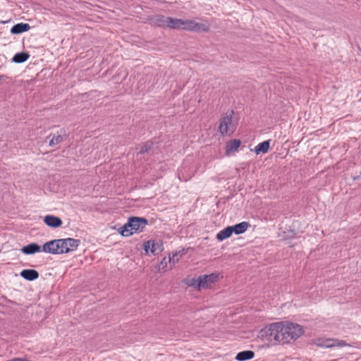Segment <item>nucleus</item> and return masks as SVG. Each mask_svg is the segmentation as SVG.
Wrapping results in <instances>:
<instances>
[{"label":"nucleus","instance_id":"22","mask_svg":"<svg viewBox=\"0 0 361 361\" xmlns=\"http://www.w3.org/2000/svg\"><path fill=\"white\" fill-rule=\"evenodd\" d=\"M185 283L199 290V276L197 278L190 277L187 278L184 281Z\"/></svg>","mask_w":361,"mask_h":361},{"label":"nucleus","instance_id":"6","mask_svg":"<svg viewBox=\"0 0 361 361\" xmlns=\"http://www.w3.org/2000/svg\"><path fill=\"white\" fill-rule=\"evenodd\" d=\"M231 114H226L220 121L219 130L222 135H231L235 130Z\"/></svg>","mask_w":361,"mask_h":361},{"label":"nucleus","instance_id":"10","mask_svg":"<svg viewBox=\"0 0 361 361\" xmlns=\"http://www.w3.org/2000/svg\"><path fill=\"white\" fill-rule=\"evenodd\" d=\"M44 222L48 226L54 228L60 227L63 224L62 220L60 218L53 215L45 216L44 217Z\"/></svg>","mask_w":361,"mask_h":361},{"label":"nucleus","instance_id":"5","mask_svg":"<svg viewBox=\"0 0 361 361\" xmlns=\"http://www.w3.org/2000/svg\"><path fill=\"white\" fill-rule=\"evenodd\" d=\"M210 25L208 23H199L193 20L180 19V29L192 32H208Z\"/></svg>","mask_w":361,"mask_h":361},{"label":"nucleus","instance_id":"19","mask_svg":"<svg viewBox=\"0 0 361 361\" xmlns=\"http://www.w3.org/2000/svg\"><path fill=\"white\" fill-rule=\"evenodd\" d=\"M233 234L232 229L231 226H227L224 229L219 231L216 235V239L219 241H223L229 237H231Z\"/></svg>","mask_w":361,"mask_h":361},{"label":"nucleus","instance_id":"15","mask_svg":"<svg viewBox=\"0 0 361 361\" xmlns=\"http://www.w3.org/2000/svg\"><path fill=\"white\" fill-rule=\"evenodd\" d=\"M30 29V26L27 23H18L12 27L11 32L13 35H18L24 32H27Z\"/></svg>","mask_w":361,"mask_h":361},{"label":"nucleus","instance_id":"17","mask_svg":"<svg viewBox=\"0 0 361 361\" xmlns=\"http://www.w3.org/2000/svg\"><path fill=\"white\" fill-rule=\"evenodd\" d=\"M144 250L147 254L151 252L153 255H155L158 250H160L159 245L153 241L145 242L144 243Z\"/></svg>","mask_w":361,"mask_h":361},{"label":"nucleus","instance_id":"9","mask_svg":"<svg viewBox=\"0 0 361 361\" xmlns=\"http://www.w3.org/2000/svg\"><path fill=\"white\" fill-rule=\"evenodd\" d=\"M60 240L62 254L75 250L80 244V240L74 238H68Z\"/></svg>","mask_w":361,"mask_h":361},{"label":"nucleus","instance_id":"21","mask_svg":"<svg viewBox=\"0 0 361 361\" xmlns=\"http://www.w3.org/2000/svg\"><path fill=\"white\" fill-rule=\"evenodd\" d=\"M30 57V54L26 52L17 53L13 58V61L15 63H23L27 61Z\"/></svg>","mask_w":361,"mask_h":361},{"label":"nucleus","instance_id":"25","mask_svg":"<svg viewBox=\"0 0 361 361\" xmlns=\"http://www.w3.org/2000/svg\"><path fill=\"white\" fill-rule=\"evenodd\" d=\"M166 267H167V262L166 261V258H164L163 260L160 262V264L158 266L159 271H166Z\"/></svg>","mask_w":361,"mask_h":361},{"label":"nucleus","instance_id":"3","mask_svg":"<svg viewBox=\"0 0 361 361\" xmlns=\"http://www.w3.org/2000/svg\"><path fill=\"white\" fill-rule=\"evenodd\" d=\"M147 224V220L144 218L131 217L118 229V233L123 236L128 237L142 231Z\"/></svg>","mask_w":361,"mask_h":361},{"label":"nucleus","instance_id":"12","mask_svg":"<svg viewBox=\"0 0 361 361\" xmlns=\"http://www.w3.org/2000/svg\"><path fill=\"white\" fill-rule=\"evenodd\" d=\"M241 142L239 140H233L228 142L226 146V154L230 155L238 151Z\"/></svg>","mask_w":361,"mask_h":361},{"label":"nucleus","instance_id":"1","mask_svg":"<svg viewBox=\"0 0 361 361\" xmlns=\"http://www.w3.org/2000/svg\"><path fill=\"white\" fill-rule=\"evenodd\" d=\"M283 345L290 344L300 338L305 333L304 327L291 322H280Z\"/></svg>","mask_w":361,"mask_h":361},{"label":"nucleus","instance_id":"8","mask_svg":"<svg viewBox=\"0 0 361 361\" xmlns=\"http://www.w3.org/2000/svg\"><path fill=\"white\" fill-rule=\"evenodd\" d=\"M42 252L52 255L62 254L61 240L56 239L45 243L42 246Z\"/></svg>","mask_w":361,"mask_h":361},{"label":"nucleus","instance_id":"2","mask_svg":"<svg viewBox=\"0 0 361 361\" xmlns=\"http://www.w3.org/2000/svg\"><path fill=\"white\" fill-rule=\"evenodd\" d=\"M281 336L280 322L264 326L258 333L259 338L273 345H283Z\"/></svg>","mask_w":361,"mask_h":361},{"label":"nucleus","instance_id":"18","mask_svg":"<svg viewBox=\"0 0 361 361\" xmlns=\"http://www.w3.org/2000/svg\"><path fill=\"white\" fill-rule=\"evenodd\" d=\"M254 356H255V353L253 351L245 350V351H241V352L238 353L235 356V359L238 361H246V360L253 358Z\"/></svg>","mask_w":361,"mask_h":361},{"label":"nucleus","instance_id":"26","mask_svg":"<svg viewBox=\"0 0 361 361\" xmlns=\"http://www.w3.org/2000/svg\"><path fill=\"white\" fill-rule=\"evenodd\" d=\"M181 255H179V253L178 252H176V253H173L172 257H169V261L170 262H173V264L176 263L178 262L179 260V257H180Z\"/></svg>","mask_w":361,"mask_h":361},{"label":"nucleus","instance_id":"23","mask_svg":"<svg viewBox=\"0 0 361 361\" xmlns=\"http://www.w3.org/2000/svg\"><path fill=\"white\" fill-rule=\"evenodd\" d=\"M168 21H169L168 26H167L168 28L176 29V30L180 29V19L169 17V19L168 20Z\"/></svg>","mask_w":361,"mask_h":361},{"label":"nucleus","instance_id":"11","mask_svg":"<svg viewBox=\"0 0 361 361\" xmlns=\"http://www.w3.org/2000/svg\"><path fill=\"white\" fill-rule=\"evenodd\" d=\"M169 17L162 15H156L151 18V23L159 27H167Z\"/></svg>","mask_w":361,"mask_h":361},{"label":"nucleus","instance_id":"14","mask_svg":"<svg viewBox=\"0 0 361 361\" xmlns=\"http://www.w3.org/2000/svg\"><path fill=\"white\" fill-rule=\"evenodd\" d=\"M21 251L25 255H32L36 252L42 251V248L37 243H30L26 246H24Z\"/></svg>","mask_w":361,"mask_h":361},{"label":"nucleus","instance_id":"7","mask_svg":"<svg viewBox=\"0 0 361 361\" xmlns=\"http://www.w3.org/2000/svg\"><path fill=\"white\" fill-rule=\"evenodd\" d=\"M314 343L322 348H334V347H345L350 346L345 341L340 340L337 338H319L314 340Z\"/></svg>","mask_w":361,"mask_h":361},{"label":"nucleus","instance_id":"28","mask_svg":"<svg viewBox=\"0 0 361 361\" xmlns=\"http://www.w3.org/2000/svg\"><path fill=\"white\" fill-rule=\"evenodd\" d=\"M3 78H4L3 75H0V81L2 80Z\"/></svg>","mask_w":361,"mask_h":361},{"label":"nucleus","instance_id":"4","mask_svg":"<svg viewBox=\"0 0 361 361\" xmlns=\"http://www.w3.org/2000/svg\"><path fill=\"white\" fill-rule=\"evenodd\" d=\"M223 274L220 272H214L209 274L201 275L199 276V290L212 288L221 279Z\"/></svg>","mask_w":361,"mask_h":361},{"label":"nucleus","instance_id":"16","mask_svg":"<svg viewBox=\"0 0 361 361\" xmlns=\"http://www.w3.org/2000/svg\"><path fill=\"white\" fill-rule=\"evenodd\" d=\"M20 276L26 280L33 281L39 277V273L34 269H24L20 272Z\"/></svg>","mask_w":361,"mask_h":361},{"label":"nucleus","instance_id":"13","mask_svg":"<svg viewBox=\"0 0 361 361\" xmlns=\"http://www.w3.org/2000/svg\"><path fill=\"white\" fill-rule=\"evenodd\" d=\"M250 226V224L247 221H243L234 226H231L233 233L236 235L245 233Z\"/></svg>","mask_w":361,"mask_h":361},{"label":"nucleus","instance_id":"24","mask_svg":"<svg viewBox=\"0 0 361 361\" xmlns=\"http://www.w3.org/2000/svg\"><path fill=\"white\" fill-rule=\"evenodd\" d=\"M63 140V137L61 135H54L52 138L49 140V146H54L56 145L59 144Z\"/></svg>","mask_w":361,"mask_h":361},{"label":"nucleus","instance_id":"27","mask_svg":"<svg viewBox=\"0 0 361 361\" xmlns=\"http://www.w3.org/2000/svg\"><path fill=\"white\" fill-rule=\"evenodd\" d=\"M147 150H148V147H147V145H145V146H143V147H141V149H140V153H144V152H147Z\"/></svg>","mask_w":361,"mask_h":361},{"label":"nucleus","instance_id":"20","mask_svg":"<svg viewBox=\"0 0 361 361\" xmlns=\"http://www.w3.org/2000/svg\"><path fill=\"white\" fill-rule=\"evenodd\" d=\"M269 149V141H264L259 144H258L255 148V152L257 154H259L260 153H266L268 152Z\"/></svg>","mask_w":361,"mask_h":361}]
</instances>
